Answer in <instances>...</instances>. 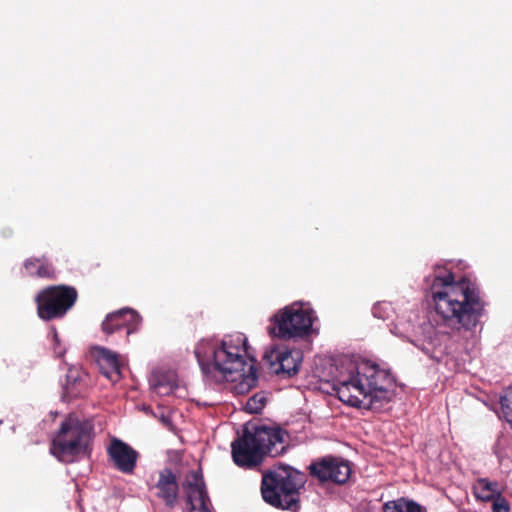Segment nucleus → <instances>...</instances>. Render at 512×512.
I'll use <instances>...</instances> for the list:
<instances>
[{
    "instance_id": "9",
    "label": "nucleus",
    "mask_w": 512,
    "mask_h": 512,
    "mask_svg": "<svg viewBox=\"0 0 512 512\" xmlns=\"http://www.w3.org/2000/svg\"><path fill=\"white\" fill-rule=\"evenodd\" d=\"M159 480H203V475L199 464L190 461L182 452L178 450H170L167 452V466L160 473Z\"/></svg>"
},
{
    "instance_id": "27",
    "label": "nucleus",
    "mask_w": 512,
    "mask_h": 512,
    "mask_svg": "<svg viewBox=\"0 0 512 512\" xmlns=\"http://www.w3.org/2000/svg\"><path fill=\"white\" fill-rule=\"evenodd\" d=\"M51 335H52L53 340H54L56 343H58V341H59V339H58V334H57V331H56L55 329H53V330L51 331Z\"/></svg>"
},
{
    "instance_id": "1",
    "label": "nucleus",
    "mask_w": 512,
    "mask_h": 512,
    "mask_svg": "<svg viewBox=\"0 0 512 512\" xmlns=\"http://www.w3.org/2000/svg\"><path fill=\"white\" fill-rule=\"evenodd\" d=\"M424 286L434 314L411 342L429 359L439 362L448 353L452 334L476 330L486 302L474 280L455 276L451 262L435 263L424 277Z\"/></svg>"
},
{
    "instance_id": "28",
    "label": "nucleus",
    "mask_w": 512,
    "mask_h": 512,
    "mask_svg": "<svg viewBox=\"0 0 512 512\" xmlns=\"http://www.w3.org/2000/svg\"><path fill=\"white\" fill-rule=\"evenodd\" d=\"M361 512H375V511L371 507H366Z\"/></svg>"
},
{
    "instance_id": "20",
    "label": "nucleus",
    "mask_w": 512,
    "mask_h": 512,
    "mask_svg": "<svg viewBox=\"0 0 512 512\" xmlns=\"http://www.w3.org/2000/svg\"><path fill=\"white\" fill-rule=\"evenodd\" d=\"M152 489L167 505H173L177 500L178 482H156Z\"/></svg>"
},
{
    "instance_id": "8",
    "label": "nucleus",
    "mask_w": 512,
    "mask_h": 512,
    "mask_svg": "<svg viewBox=\"0 0 512 512\" xmlns=\"http://www.w3.org/2000/svg\"><path fill=\"white\" fill-rule=\"evenodd\" d=\"M301 482H262L263 500L279 509H293L299 501Z\"/></svg>"
},
{
    "instance_id": "10",
    "label": "nucleus",
    "mask_w": 512,
    "mask_h": 512,
    "mask_svg": "<svg viewBox=\"0 0 512 512\" xmlns=\"http://www.w3.org/2000/svg\"><path fill=\"white\" fill-rule=\"evenodd\" d=\"M308 469L310 475L318 480H349L351 475L349 462L331 455L313 461Z\"/></svg>"
},
{
    "instance_id": "18",
    "label": "nucleus",
    "mask_w": 512,
    "mask_h": 512,
    "mask_svg": "<svg viewBox=\"0 0 512 512\" xmlns=\"http://www.w3.org/2000/svg\"><path fill=\"white\" fill-rule=\"evenodd\" d=\"M503 487L498 482H475L473 485V494L481 501H494L501 495Z\"/></svg>"
},
{
    "instance_id": "13",
    "label": "nucleus",
    "mask_w": 512,
    "mask_h": 512,
    "mask_svg": "<svg viewBox=\"0 0 512 512\" xmlns=\"http://www.w3.org/2000/svg\"><path fill=\"white\" fill-rule=\"evenodd\" d=\"M107 452L117 470L125 474L133 472L139 454L130 445L118 438H113L107 447Z\"/></svg>"
},
{
    "instance_id": "3",
    "label": "nucleus",
    "mask_w": 512,
    "mask_h": 512,
    "mask_svg": "<svg viewBox=\"0 0 512 512\" xmlns=\"http://www.w3.org/2000/svg\"><path fill=\"white\" fill-rule=\"evenodd\" d=\"M394 385L387 368L368 359L344 358L333 389L344 404L378 411L391 401Z\"/></svg>"
},
{
    "instance_id": "29",
    "label": "nucleus",
    "mask_w": 512,
    "mask_h": 512,
    "mask_svg": "<svg viewBox=\"0 0 512 512\" xmlns=\"http://www.w3.org/2000/svg\"><path fill=\"white\" fill-rule=\"evenodd\" d=\"M161 420H162L163 422H166V418H165V417H162V418H161Z\"/></svg>"
},
{
    "instance_id": "21",
    "label": "nucleus",
    "mask_w": 512,
    "mask_h": 512,
    "mask_svg": "<svg viewBox=\"0 0 512 512\" xmlns=\"http://www.w3.org/2000/svg\"><path fill=\"white\" fill-rule=\"evenodd\" d=\"M383 510L384 512H423L421 506L404 499L386 503Z\"/></svg>"
},
{
    "instance_id": "11",
    "label": "nucleus",
    "mask_w": 512,
    "mask_h": 512,
    "mask_svg": "<svg viewBox=\"0 0 512 512\" xmlns=\"http://www.w3.org/2000/svg\"><path fill=\"white\" fill-rule=\"evenodd\" d=\"M265 359L276 374L287 376L296 374L301 364L300 353L286 346L271 347L266 351Z\"/></svg>"
},
{
    "instance_id": "2",
    "label": "nucleus",
    "mask_w": 512,
    "mask_h": 512,
    "mask_svg": "<svg viewBox=\"0 0 512 512\" xmlns=\"http://www.w3.org/2000/svg\"><path fill=\"white\" fill-rule=\"evenodd\" d=\"M195 356L210 383L238 382L235 389L239 393L257 383V370L253 360L247 358V338L243 333L226 335L221 340L202 339L195 347Z\"/></svg>"
},
{
    "instance_id": "7",
    "label": "nucleus",
    "mask_w": 512,
    "mask_h": 512,
    "mask_svg": "<svg viewBox=\"0 0 512 512\" xmlns=\"http://www.w3.org/2000/svg\"><path fill=\"white\" fill-rule=\"evenodd\" d=\"M77 300V291L68 286H52L40 291L35 301L42 320L63 317Z\"/></svg>"
},
{
    "instance_id": "14",
    "label": "nucleus",
    "mask_w": 512,
    "mask_h": 512,
    "mask_svg": "<svg viewBox=\"0 0 512 512\" xmlns=\"http://www.w3.org/2000/svg\"><path fill=\"white\" fill-rule=\"evenodd\" d=\"M101 373L111 382L121 378V362L118 354L108 348L97 346L92 351Z\"/></svg>"
},
{
    "instance_id": "6",
    "label": "nucleus",
    "mask_w": 512,
    "mask_h": 512,
    "mask_svg": "<svg viewBox=\"0 0 512 512\" xmlns=\"http://www.w3.org/2000/svg\"><path fill=\"white\" fill-rule=\"evenodd\" d=\"M93 424L90 420L69 415L52 439L50 452L61 462H73L87 455Z\"/></svg>"
},
{
    "instance_id": "25",
    "label": "nucleus",
    "mask_w": 512,
    "mask_h": 512,
    "mask_svg": "<svg viewBox=\"0 0 512 512\" xmlns=\"http://www.w3.org/2000/svg\"><path fill=\"white\" fill-rule=\"evenodd\" d=\"M492 505L493 512H510V507L505 498L501 497V495L496 498Z\"/></svg>"
},
{
    "instance_id": "26",
    "label": "nucleus",
    "mask_w": 512,
    "mask_h": 512,
    "mask_svg": "<svg viewBox=\"0 0 512 512\" xmlns=\"http://www.w3.org/2000/svg\"><path fill=\"white\" fill-rule=\"evenodd\" d=\"M67 384L68 386L75 384L77 380L79 379V373L75 369H70L67 373Z\"/></svg>"
},
{
    "instance_id": "23",
    "label": "nucleus",
    "mask_w": 512,
    "mask_h": 512,
    "mask_svg": "<svg viewBox=\"0 0 512 512\" xmlns=\"http://www.w3.org/2000/svg\"><path fill=\"white\" fill-rule=\"evenodd\" d=\"M500 404L502 416L512 428V391L500 398Z\"/></svg>"
},
{
    "instance_id": "15",
    "label": "nucleus",
    "mask_w": 512,
    "mask_h": 512,
    "mask_svg": "<svg viewBox=\"0 0 512 512\" xmlns=\"http://www.w3.org/2000/svg\"><path fill=\"white\" fill-rule=\"evenodd\" d=\"M187 512H212L205 482H184Z\"/></svg>"
},
{
    "instance_id": "19",
    "label": "nucleus",
    "mask_w": 512,
    "mask_h": 512,
    "mask_svg": "<svg viewBox=\"0 0 512 512\" xmlns=\"http://www.w3.org/2000/svg\"><path fill=\"white\" fill-rule=\"evenodd\" d=\"M299 475H301L300 471L281 463L266 471L262 480H295Z\"/></svg>"
},
{
    "instance_id": "24",
    "label": "nucleus",
    "mask_w": 512,
    "mask_h": 512,
    "mask_svg": "<svg viewBox=\"0 0 512 512\" xmlns=\"http://www.w3.org/2000/svg\"><path fill=\"white\" fill-rule=\"evenodd\" d=\"M265 406V397L260 394H255L250 397L246 404L245 410L249 413H259Z\"/></svg>"
},
{
    "instance_id": "4",
    "label": "nucleus",
    "mask_w": 512,
    "mask_h": 512,
    "mask_svg": "<svg viewBox=\"0 0 512 512\" xmlns=\"http://www.w3.org/2000/svg\"><path fill=\"white\" fill-rule=\"evenodd\" d=\"M289 435L279 426L260 425L253 431L246 428L242 437L231 444L232 457L239 467L253 468L265 454L273 457L286 451Z\"/></svg>"
},
{
    "instance_id": "16",
    "label": "nucleus",
    "mask_w": 512,
    "mask_h": 512,
    "mask_svg": "<svg viewBox=\"0 0 512 512\" xmlns=\"http://www.w3.org/2000/svg\"><path fill=\"white\" fill-rule=\"evenodd\" d=\"M150 388L159 396H168L177 393L179 390V381L175 371L165 369H155L149 378Z\"/></svg>"
},
{
    "instance_id": "5",
    "label": "nucleus",
    "mask_w": 512,
    "mask_h": 512,
    "mask_svg": "<svg viewBox=\"0 0 512 512\" xmlns=\"http://www.w3.org/2000/svg\"><path fill=\"white\" fill-rule=\"evenodd\" d=\"M319 317L309 301L296 300L277 309L269 318L268 333L284 341H307L319 335Z\"/></svg>"
},
{
    "instance_id": "22",
    "label": "nucleus",
    "mask_w": 512,
    "mask_h": 512,
    "mask_svg": "<svg viewBox=\"0 0 512 512\" xmlns=\"http://www.w3.org/2000/svg\"><path fill=\"white\" fill-rule=\"evenodd\" d=\"M393 313V307L389 302H377L372 307V314L378 319H388Z\"/></svg>"
},
{
    "instance_id": "17",
    "label": "nucleus",
    "mask_w": 512,
    "mask_h": 512,
    "mask_svg": "<svg viewBox=\"0 0 512 512\" xmlns=\"http://www.w3.org/2000/svg\"><path fill=\"white\" fill-rule=\"evenodd\" d=\"M21 274L29 277L49 278L54 274V268L44 255L41 257H29L23 262Z\"/></svg>"
},
{
    "instance_id": "12",
    "label": "nucleus",
    "mask_w": 512,
    "mask_h": 512,
    "mask_svg": "<svg viewBox=\"0 0 512 512\" xmlns=\"http://www.w3.org/2000/svg\"><path fill=\"white\" fill-rule=\"evenodd\" d=\"M142 322L141 316L131 308H122L109 313L102 322V330L106 334H113L122 328L126 329V335L138 330Z\"/></svg>"
}]
</instances>
